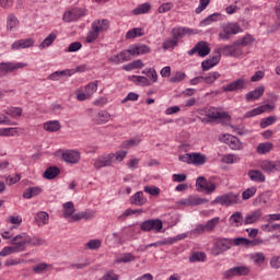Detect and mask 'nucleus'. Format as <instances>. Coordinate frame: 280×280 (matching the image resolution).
Instances as JSON below:
<instances>
[{
  "instance_id": "f257e3e1",
  "label": "nucleus",
  "mask_w": 280,
  "mask_h": 280,
  "mask_svg": "<svg viewBox=\"0 0 280 280\" xmlns=\"http://www.w3.org/2000/svg\"><path fill=\"white\" fill-rule=\"evenodd\" d=\"M126 156H128V151L126 150H118L115 153L100 155L96 160H94V167L95 170L110 167L113 163H121Z\"/></svg>"
},
{
  "instance_id": "f03ea898",
  "label": "nucleus",
  "mask_w": 280,
  "mask_h": 280,
  "mask_svg": "<svg viewBox=\"0 0 280 280\" xmlns=\"http://www.w3.org/2000/svg\"><path fill=\"white\" fill-rule=\"evenodd\" d=\"M1 236L3 240H9V244H11V246H13L18 253H23L27 246L28 238L26 233H21L14 236L12 230H9L4 231Z\"/></svg>"
},
{
  "instance_id": "7ed1b4c3",
  "label": "nucleus",
  "mask_w": 280,
  "mask_h": 280,
  "mask_svg": "<svg viewBox=\"0 0 280 280\" xmlns=\"http://www.w3.org/2000/svg\"><path fill=\"white\" fill-rule=\"evenodd\" d=\"M109 25L110 23L106 19L95 20L91 25V30L88 32L86 43H95L96 38H100V34L106 32Z\"/></svg>"
},
{
  "instance_id": "20e7f679",
  "label": "nucleus",
  "mask_w": 280,
  "mask_h": 280,
  "mask_svg": "<svg viewBox=\"0 0 280 280\" xmlns=\"http://www.w3.org/2000/svg\"><path fill=\"white\" fill-rule=\"evenodd\" d=\"M242 27L234 22L225 23L221 26V31L219 33V40H231V36H235V34H241Z\"/></svg>"
},
{
  "instance_id": "39448f33",
  "label": "nucleus",
  "mask_w": 280,
  "mask_h": 280,
  "mask_svg": "<svg viewBox=\"0 0 280 280\" xmlns=\"http://www.w3.org/2000/svg\"><path fill=\"white\" fill-rule=\"evenodd\" d=\"M233 248V240L231 238H218L211 248V255L218 257V255H222V253H226V250H231Z\"/></svg>"
},
{
  "instance_id": "423d86ee",
  "label": "nucleus",
  "mask_w": 280,
  "mask_h": 280,
  "mask_svg": "<svg viewBox=\"0 0 280 280\" xmlns=\"http://www.w3.org/2000/svg\"><path fill=\"white\" fill-rule=\"evenodd\" d=\"M218 52L222 54V56H230L232 58H242L244 56V49H242L236 42L231 45L219 47Z\"/></svg>"
},
{
  "instance_id": "0eeeda50",
  "label": "nucleus",
  "mask_w": 280,
  "mask_h": 280,
  "mask_svg": "<svg viewBox=\"0 0 280 280\" xmlns=\"http://www.w3.org/2000/svg\"><path fill=\"white\" fill-rule=\"evenodd\" d=\"M185 237H187V235L179 234L175 237H168V238H165L164 241H158L155 243L148 244L144 247H140L138 252L140 250L141 253H144V250H148V248H159L160 246L176 244V242H180V240H185Z\"/></svg>"
},
{
  "instance_id": "6e6552de",
  "label": "nucleus",
  "mask_w": 280,
  "mask_h": 280,
  "mask_svg": "<svg viewBox=\"0 0 280 280\" xmlns=\"http://www.w3.org/2000/svg\"><path fill=\"white\" fill-rule=\"evenodd\" d=\"M140 230L144 233H150V231H154V233H160L163 230V221L161 219H149L140 224Z\"/></svg>"
},
{
  "instance_id": "1a4fd4ad",
  "label": "nucleus",
  "mask_w": 280,
  "mask_h": 280,
  "mask_svg": "<svg viewBox=\"0 0 280 280\" xmlns=\"http://www.w3.org/2000/svg\"><path fill=\"white\" fill-rule=\"evenodd\" d=\"M196 34H198V30L185 26H176L171 31L172 38H174L177 43L180 40V38H185V36H194Z\"/></svg>"
},
{
  "instance_id": "9d476101",
  "label": "nucleus",
  "mask_w": 280,
  "mask_h": 280,
  "mask_svg": "<svg viewBox=\"0 0 280 280\" xmlns=\"http://www.w3.org/2000/svg\"><path fill=\"white\" fill-rule=\"evenodd\" d=\"M237 195L229 192L215 197V199L211 201V205H221V207H232V205H237Z\"/></svg>"
},
{
  "instance_id": "9b49d317",
  "label": "nucleus",
  "mask_w": 280,
  "mask_h": 280,
  "mask_svg": "<svg viewBox=\"0 0 280 280\" xmlns=\"http://www.w3.org/2000/svg\"><path fill=\"white\" fill-rule=\"evenodd\" d=\"M219 141H221V143H225V145H229L231 150H242L244 148V144H242V141H240V138L230 133L221 135L219 137Z\"/></svg>"
},
{
  "instance_id": "f8f14e48",
  "label": "nucleus",
  "mask_w": 280,
  "mask_h": 280,
  "mask_svg": "<svg viewBox=\"0 0 280 280\" xmlns=\"http://www.w3.org/2000/svg\"><path fill=\"white\" fill-rule=\"evenodd\" d=\"M25 67H28V65L25 62H0V73L1 75L14 73V71H19V69H25Z\"/></svg>"
},
{
  "instance_id": "ddd939ff",
  "label": "nucleus",
  "mask_w": 280,
  "mask_h": 280,
  "mask_svg": "<svg viewBox=\"0 0 280 280\" xmlns=\"http://www.w3.org/2000/svg\"><path fill=\"white\" fill-rule=\"evenodd\" d=\"M250 275V268L246 266H237L223 272L224 279H233V277H246Z\"/></svg>"
},
{
  "instance_id": "4468645a",
  "label": "nucleus",
  "mask_w": 280,
  "mask_h": 280,
  "mask_svg": "<svg viewBox=\"0 0 280 280\" xmlns=\"http://www.w3.org/2000/svg\"><path fill=\"white\" fill-rule=\"evenodd\" d=\"M197 191H206L207 194H213L218 189V185L207 178L200 176L196 180Z\"/></svg>"
},
{
  "instance_id": "2eb2a0df",
  "label": "nucleus",
  "mask_w": 280,
  "mask_h": 280,
  "mask_svg": "<svg viewBox=\"0 0 280 280\" xmlns=\"http://www.w3.org/2000/svg\"><path fill=\"white\" fill-rule=\"evenodd\" d=\"M207 118L212 119V121H229L231 119V116L226 112H222L215 107H210L207 112Z\"/></svg>"
},
{
  "instance_id": "dca6fc26",
  "label": "nucleus",
  "mask_w": 280,
  "mask_h": 280,
  "mask_svg": "<svg viewBox=\"0 0 280 280\" xmlns=\"http://www.w3.org/2000/svg\"><path fill=\"white\" fill-rule=\"evenodd\" d=\"M130 60H132V57L128 48L126 50L120 51L117 55L109 57L108 62H112L113 65H121L122 62H128Z\"/></svg>"
},
{
  "instance_id": "f3484780",
  "label": "nucleus",
  "mask_w": 280,
  "mask_h": 280,
  "mask_svg": "<svg viewBox=\"0 0 280 280\" xmlns=\"http://www.w3.org/2000/svg\"><path fill=\"white\" fill-rule=\"evenodd\" d=\"M34 38L18 39L11 45L12 51H19L21 49H30L35 45Z\"/></svg>"
},
{
  "instance_id": "a211bd4d",
  "label": "nucleus",
  "mask_w": 280,
  "mask_h": 280,
  "mask_svg": "<svg viewBox=\"0 0 280 280\" xmlns=\"http://www.w3.org/2000/svg\"><path fill=\"white\" fill-rule=\"evenodd\" d=\"M130 56H145V54H150L152 49L148 45L143 44H135L129 48Z\"/></svg>"
},
{
  "instance_id": "6ab92c4d",
  "label": "nucleus",
  "mask_w": 280,
  "mask_h": 280,
  "mask_svg": "<svg viewBox=\"0 0 280 280\" xmlns=\"http://www.w3.org/2000/svg\"><path fill=\"white\" fill-rule=\"evenodd\" d=\"M207 202H209V199L196 196H189L186 199L180 200V205H184L185 207H197L200 205H207Z\"/></svg>"
},
{
  "instance_id": "aec40b11",
  "label": "nucleus",
  "mask_w": 280,
  "mask_h": 280,
  "mask_svg": "<svg viewBox=\"0 0 280 280\" xmlns=\"http://www.w3.org/2000/svg\"><path fill=\"white\" fill-rule=\"evenodd\" d=\"M262 215H264V212L261 211V209H256L245 215L244 224L245 225L255 224L257 223L258 220H261Z\"/></svg>"
},
{
  "instance_id": "412c9836",
  "label": "nucleus",
  "mask_w": 280,
  "mask_h": 280,
  "mask_svg": "<svg viewBox=\"0 0 280 280\" xmlns=\"http://www.w3.org/2000/svg\"><path fill=\"white\" fill-rule=\"evenodd\" d=\"M62 159L66 161V163L75 165V163L80 162V152L73 150L66 151L62 153Z\"/></svg>"
},
{
  "instance_id": "4be33fe9",
  "label": "nucleus",
  "mask_w": 280,
  "mask_h": 280,
  "mask_svg": "<svg viewBox=\"0 0 280 280\" xmlns=\"http://www.w3.org/2000/svg\"><path fill=\"white\" fill-rule=\"evenodd\" d=\"M246 84V82L244 81V79H237L236 81H233L232 83L224 85L223 86V91H225V93H231L233 91H240L242 89H244V85Z\"/></svg>"
},
{
  "instance_id": "5701e85b",
  "label": "nucleus",
  "mask_w": 280,
  "mask_h": 280,
  "mask_svg": "<svg viewBox=\"0 0 280 280\" xmlns=\"http://www.w3.org/2000/svg\"><path fill=\"white\" fill-rule=\"evenodd\" d=\"M34 223L36 226H46V224H49V213L45 211H39L34 217Z\"/></svg>"
},
{
  "instance_id": "b1692460",
  "label": "nucleus",
  "mask_w": 280,
  "mask_h": 280,
  "mask_svg": "<svg viewBox=\"0 0 280 280\" xmlns=\"http://www.w3.org/2000/svg\"><path fill=\"white\" fill-rule=\"evenodd\" d=\"M272 109V105L267 104V105H261L259 107H256L249 112L245 113V118L248 119L250 117H257V115H261V113H266V110Z\"/></svg>"
},
{
  "instance_id": "393cba45",
  "label": "nucleus",
  "mask_w": 280,
  "mask_h": 280,
  "mask_svg": "<svg viewBox=\"0 0 280 280\" xmlns=\"http://www.w3.org/2000/svg\"><path fill=\"white\" fill-rule=\"evenodd\" d=\"M229 222L231 226L238 228L244 224V214L242 212L236 211L229 218Z\"/></svg>"
},
{
  "instance_id": "a878e982",
  "label": "nucleus",
  "mask_w": 280,
  "mask_h": 280,
  "mask_svg": "<svg viewBox=\"0 0 280 280\" xmlns=\"http://www.w3.org/2000/svg\"><path fill=\"white\" fill-rule=\"evenodd\" d=\"M43 128L46 130V132H59L62 125L58 120H48L43 124Z\"/></svg>"
},
{
  "instance_id": "bb28decb",
  "label": "nucleus",
  "mask_w": 280,
  "mask_h": 280,
  "mask_svg": "<svg viewBox=\"0 0 280 280\" xmlns=\"http://www.w3.org/2000/svg\"><path fill=\"white\" fill-rule=\"evenodd\" d=\"M93 121H94V124H97V126L108 124V121H110V115L106 110H101L96 114Z\"/></svg>"
},
{
  "instance_id": "cd10ccee",
  "label": "nucleus",
  "mask_w": 280,
  "mask_h": 280,
  "mask_svg": "<svg viewBox=\"0 0 280 280\" xmlns=\"http://www.w3.org/2000/svg\"><path fill=\"white\" fill-rule=\"evenodd\" d=\"M247 176L253 180V183H266V175L259 170H250Z\"/></svg>"
},
{
  "instance_id": "c85d7f7f",
  "label": "nucleus",
  "mask_w": 280,
  "mask_h": 280,
  "mask_svg": "<svg viewBox=\"0 0 280 280\" xmlns=\"http://www.w3.org/2000/svg\"><path fill=\"white\" fill-rule=\"evenodd\" d=\"M148 202V198L143 195V191H138L130 198V203L136 205V207H143Z\"/></svg>"
},
{
  "instance_id": "c756f323",
  "label": "nucleus",
  "mask_w": 280,
  "mask_h": 280,
  "mask_svg": "<svg viewBox=\"0 0 280 280\" xmlns=\"http://www.w3.org/2000/svg\"><path fill=\"white\" fill-rule=\"evenodd\" d=\"M197 54L200 58H206L211 54V48L209 47V43L207 42H198L197 44Z\"/></svg>"
},
{
  "instance_id": "7c9ffc66",
  "label": "nucleus",
  "mask_w": 280,
  "mask_h": 280,
  "mask_svg": "<svg viewBox=\"0 0 280 280\" xmlns=\"http://www.w3.org/2000/svg\"><path fill=\"white\" fill-rule=\"evenodd\" d=\"M71 71L66 70H59L55 71L51 74L48 75V80L51 82H59L60 79L62 78H71Z\"/></svg>"
},
{
  "instance_id": "2f4dec72",
  "label": "nucleus",
  "mask_w": 280,
  "mask_h": 280,
  "mask_svg": "<svg viewBox=\"0 0 280 280\" xmlns=\"http://www.w3.org/2000/svg\"><path fill=\"white\" fill-rule=\"evenodd\" d=\"M276 161L265 160L259 163L260 170L265 172L266 174H272V172H276Z\"/></svg>"
},
{
  "instance_id": "473e14b6",
  "label": "nucleus",
  "mask_w": 280,
  "mask_h": 280,
  "mask_svg": "<svg viewBox=\"0 0 280 280\" xmlns=\"http://www.w3.org/2000/svg\"><path fill=\"white\" fill-rule=\"evenodd\" d=\"M264 91H266L264 86H258L254 91L248 92L246 94L247 102H254L255 100H259V97L264 95Z\"/></svg>"
},
{
  "instance_id": "72a5a7b5",
  "label": "nucleus",
  "mask_w": 280,
  "mask_h": 280,
  "mask_svg": "<svg viewBox=\"0 0 280 280\" xmlns=\"http://www.w3.org/2000/svg\"><path fill=\"white\" fill-rule=\"evenodd\" d=\"M43 194V188L40 187H30L23 192V198L31 200L34 196H40Z\"/></svg>"
},
{
  "instance_id": "f704fd0d",
  "label": "nucleus",
  "mask_w": 280,
  "mask_h": 280,
  "mask_svg": "<svg viewBox=\"0 0 280 280\" xmlns=\"http://www.w3.org/2000/svg\"><path fill=\"white\" fill-rule=\"evenodd\" d=\"M135 259H137L135 254L125 253L115 259V264H130L131 261H135Z\"/></svg>"
},
{
  "instance_id": "c9c22d12",
  "label": "nucleus",
  "mask_w": 280,
  "mask_h": 280,
  "mask_svg": "<svg viewBox=\"0 0 280 280\" xmlns=\"http://www.w3.org/2000/svg\"><path fill=\"white\" fill-rule=\"evenodd\" d=\"M58 38V34L56 32H51L44 40L39 44V49H47V47H51L54 40Z\"/></svg>"
},
{
  "instance_id": "e433bc0d",
  "label": "nucleus",
  "mask_w": 280,
  "mask_h": 280,
  "mask_svg": "<svg viewBox=\"0 0 280 280\" xmlns=\"http://www.w3.org/2000/svg\"><path fill=\"white\" fill-rule=\"evenodd\" d=\"M220 62V56H214L211 59L205 60L201 62V68L203 71H209L212 67H215Z\"/></svg>"
},
{
  "instance_id": "4c0bfd02",
  "label": "nucleus",
  "mask_w": 280,
  "mask_h": 280,
  "mask_svg": "<svg viewBox=\"0 0 280 280\" xmlns=\"http://www.w3.org/2000/svg\"><path fill=\"white\" fill-rule=\"evenodd\" d=\"M58 174H60V168L50 166L44 172V178H47V180H54Z\"/></svg>"
},
{
  "instance_id": "58836bf2",
  "label": "nucleus",
  "mask_w": 280,
  "mask_h": 280,
  "mask_svg": "<svg viewBox=\"0 0 280 280\" xmlns=\"http://www.w3.org/2000/svg\"><path fill=\"white\" fill-rule=\"evenodd\" d=\"M4 113L12 117V119H19L23 115V109L21 107H8L4 109Z\"/></svg>"
},
{
  "instance_id": "ea45409f",
  "label": "nucleus",
  "mask_w": 280,
  "mask_h": 280,
  "mask_svg": "<svg viewBox=\"0 0 280 280\" xmlns=\"http://www.w3.org/2000/svg\"><path fill=\"white\" fill-rule=\"evenodd\" d=\"M63 207V218H70L75 213V206L73 202L68 201L62 205Z\"/></svg>"
},
{
  "instance_id": "a19ab883",
  "label": "nucleus",
  "mask_w": 280,
  "mask_h": 280,
  "mask_svg": "<svg viewBox=\"0 0 280 280\" xmlns=\"http://www.w3.org/2000/svg\"><path fill=\"white\" fill-rule=\"evenodd\" d=\"M207 163V156L200 153H191L190 165H205Z\"/></svg>"
},
{
  "instance_id": "79ce46f5",
  "label": "nucleus",
  "mask_w": 280,
  "mask_h": 280,
  "mask_svg": "<svg viewBox=\"0 0 280 280\" xmlns=\"http://www.w3.org/2000/svg\"><path fill=\"white\" fill-rule=\"evenodd\" d=\"M238 47H248L255 43V38L252 35H245L242 38L235 40Z\"/></svg>"
},
{
  "instance_id": "37998d69",
  "label": "nucleus",
  "mask_w": 280,
  "mask_h": 280,
  "mask_svg": "<svg viewBox=\"0 0 280 280\" xmlns=\"http://www.w3.org/2000/svg\"><path fill=\"white\" fill-rule=\"evenodd\" d=\"M152 5H150V2H144L140 4L138 8L133 9L132 14L136 16L139 14H148L150 12Z\"/></svg>"
},
{
  "instance_id": "c03bdc74",
  "label": "nucleus",
  "mask_w": 280,
  "mask_h": 280,
  "mask_svg": "<svg viewBox=\"0 0 280 280\" xmlns=\"http://www.w3.org/2000/svg\"><path fill=\"white\" fill-rule=\"evenodd\" d=\"M141 143V138H133L130 140H125L121 142V148L124 150H130V148H137Z\"/></svg>"
},
{
  "instance_id": "a18cd8bd",
  "label": "nucleus",
  "mask_w": 280,
  "mask_h": 280,
  "mask_svg": "<svg viewBox=\"0 0 280 280\" xmlns=\"http://www.w3.org/2000/svg\"><path fill=\"white\" fill-rule=\"evenodd\" d=\"M272 148H273L272 142H261L258 144L256 152L258 154H268V152H270Z\"/></svg>"
},
{
  "instance_id": "49530a36",
  "label": "nucleus",
  "mask_w": 280,
  "mask_h": 280,
  "mask_svg": "<svg viewBox=\"0 0 280 280\" xmlns=\"http://www.w3.org/2000/svg\"><path fill=\"white\" fill-rule=\"evenodd\" d=\"M129 80L135 82V84H140V86H150V80H148L145 77L131 75L129 77Z\"/></svg>"
},
{
  "instance_id": "de8ad7c7",
  "label": "nucleus",
  "mask_w": 280,
  "mask_h": 280,
  "mask_svg": "<svg viewBox=\"0 0 280 280\" xmlns=\"http://www.w3.org/2000/svg\"><path fill=\"white\" fill-rule=\"evenodd\" d=\"M144 34H145V32H143V28L135 27L127 32L126 38H128V39L139 38V37L143 36Z\"/></svg>"
},
{
  "instance_id": "09e8293b",
  "label": "nucleus",
  "mask_w": 280,
  "mask_h": 280,
  "mask_svg": "<svg viewBox=\"0 0 280 280\" xmlns=\"http://www.w3.org/2000/svg\"><path fill=\"white\" fill-rule=\"evenodd\" d=\"M49 268H51V265L46 262H38L33 266V272H35V275H43V272H47Z\"/></svg>"
},
{
  "instance_id": "8fccbe9b",
  "label": "nucleus",
  "mask_w": 280,
  "mask_h": 280,
  "mask_svg": "<svg viewBox=\"0 0 280 280\" xmlns=\"http://www.w3.org/2000/svg\"><path fill=\"white\" fill-rule=\"evenodd\" d=\"M206 259L207 255L202 252H195L189 257L190 264H196V261H205Z\"/></svg>"
},
{
  "instance_id": "3c124183",
  "label": "nucleus",
  "mask_w": 280,
  "mask_h": 280,
  "mask_svg": "<svg viewBox=\"0 0 280 280\" xmlns=\"http://www.w3.org/2000/svg\"><path fill=\"white\" fill-rule=\"evenodd\" d=\"M19 264H34V260H25V259H19V258H10L7 259L4 262V266H19Z\"/></svg>"
},
{
  "instance_id": "603ef678",
  "label": "nucleus",
  "mask_w": 280,
  "mask_h": 280,
  "mask_svg": "<svg viewBox=\"0 0 280 280\" xmlns=\"http://www.w3.org/2000/svg\"><path fill=\"white\" fill-rule=\"evenodd\" d=\"M234 246H243L244 248H250V240L244 237H237L232 240V245Z\"/></svg>"
},
{
  "instance_id": "864d4df0",
  "label": "nucleus",
  "mask_w": 280,
  "mask_h": 280,
  "mask_svg": "<svg viewBox=\"0 0 280 280\" xmlns=\"http://www.w3.org/2000/svg\"><path fill=\"white\" fill-rule=\"evenodd\" d=\"M219 224H220V217H215L207 221V223L205 224L207 233H211V231H213V229H215V226Z\"/></svg>"
},
{
  "instance_id": "5fc2aeb1",
  "label": "nucleus",
  "mask_w": 280,
  "mask_h": 280,
  "mask_svg": "<svg viewBox=\"0 0 280 280\" xmlns=\"http://www.w3.org/2000/svg\"><path fill=\"white\" fill-rule=\"evenodd\" d=\"M162 47L165 50L174 49L175 47H178V42L174 37L167 38L162 43Z\"/></svg>"
},
{
  "instance_id": "6e6d98bb",
  "label": "nucleus",
  "mask_w": 280,
  "mask_h": 280,
  "mask_svg": "<svg viewBox=\"0 0 280 280\" xmlns=\"http://www.w3.org/2000/svg\"><path fill=\"white\" fill-rule=\"evenodd\" d=\"M222 163H228L229 165H233V163H240V156L235 154H225L221 159Z\"/></svg>"
},
{
  "instance_id": "4d7b16f0",
  "label": "nucleus",
  "mask_w": 280,
  "mask_h": 280,
  "mask_svg": "<svg viewBox=\"0 0 280 280\" xmlns=\"http://www.w3.org/2000/svg\"><path fill=\"white\" fill-rule=\"evenodd\" d=\"M84 91L90 97H93L94 93H97V81L86 84Z\"/></svg>"
},
{
  "instance_id": "13d9d810",
  "label": "nucleus",
  "mask_w": 280,
  "mask_h": 280,
  "mask_svg": "<svg viewBox=\"0 0 280 280\" xmlns=\"http://www.w3.org/2000/svg\"><path fill=\"white\" fill-rule=\"evenodd\" d=\"M18 26H19V20L16 19V16H14V14L8 15V19H7L8 30L12 31L14 30V27H18Z\"/></svg>"
},
{
  "instance_id": "bf43d9fd",
  "label": "nucleus",
  "mask_w": 280,
  "mask_h": 280,
  "mask_svg": "<svg viewBox=\"0 0 280 280\" xmlns=\"http://www.w3.org/2000/svg\"><path fill=\"white\" fill-rule=\"evenodd\" d=\"M202 78H203V82H206V84H213L215 82V80H218V78H220V72H210Z\"/></svg>"
},
{
  "instance_id": "052dcab7",
  "label": "nucleus",
  "mask_w": 280,
  "mask_h": 280,
  "mask_svg": "<svg viewBox=\"0 0 280 280\" xmlns=\"http://www.w3.org/2000/svg\"><path fill=\"white\" fill-rule=\"evenodd\" d=\"M250 259L256 265H261L266 261V256H264V253H255L250 255Z\"/></svg>"
},
{
  "instance_id": "680f3d73",
  "label": "nucleus",
  "mask_w": 280,
  "mask_h": 280,
  "mask_svg": "<svg viewBox=\"0 0 280 280\" xmlns=\"http://www.w3.org/2000/svg\"><path fill=\"white\" fill-rule=\"evenodd\" d=\"M27 244H30V246H43L45 244V240L40 237H30V235H27Z\"/></svg>"
},
{
  "instance_id": "e2e57ef3",
  "label": "nucleus",
  "mask_w": 280,
  "mask_h": 280,
  "mask_svg": "<svg viewBox=\"0 0 280 280\" xmlns=\"http://www.w3.org/2000/svg\"><path fill=\"white\" fill-rule=\"evenodd\" d=\"M255 194H257V187L253 186L250 188H247L242 195L243 200H250V198H253Z\"/></svg>"
},
{
  "instance_id": "0e129e2a",
  "label": "nucleus",
  "mask_w": 280,
  "mask_h": 280,
  "mask_svg": "<svg viewBox=\"0 0 280 280\" xmlns=\"http://www.w3.org/2000/svg\"><path fill=\"white\" fill-rule=\"evenodd\" d=\"M100 246H102V241L100 240H91L85 244V248H89V250H97Z\"/></svg>"
},
{
  "instance_id": "69168bd1",
  "label": "nucleus",
  "mask_w": 280,
  "mask_h": 280,
  "mask_svg": "<svg viewBox=\"0 0 280 280\" xmlns=\"http://www.w3.org/2000/svg\"><path fill=\"white\" fill-rule=\"evenodd\" d=\"M275 121H277V117H275V116H269L267 118H264L260 121V128H268V126H272V124H275Z\"/></svg>"
},
{
  "instance_id": "338daca9",
  "label": "nucleus",
  "mask_w": 280,
  "mask_h": 280,
  "mask_svg": "<svg viewBox=\"0 0 280 280\" xmlns=\"http://www.w3.org/2000/svg\"><path fill=\"white\" fill-rule=\"evenodd\" d=\"M14 253H19L13 245L4 247L0 252V257H8V255H14Z\"/></svg>"
},
{
  "instance_id": "774afa93",
  "label": "nucleus",
  "mask_w": 280,
  "mask_h": 280,
  "mask_svg": "<svg viewBox=\"0 0 280 280\" xmlns=\"http://www.w3.org/2000/svg\"><path fill=\"white\" fill-rule=\"evenodd\" d=\"M187 78V74L185 72H175V74L170 79V82L176 83V82H183Z\"/></svg>"
}]
</instances>
